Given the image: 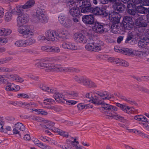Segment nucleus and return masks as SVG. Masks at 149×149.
Wrapping results in <instances>:
<instances>
[{"label":"nucleus","mask_w":149,"mask_h":149,"mask_svg":"<svg viewBox=\"0 0 149 149\" xmlns=\"http://www.w3.org/2000/svg\"><path fill=\"white\" fill-rule=\"evenodd\" d=\"M127 12L130 14L135 15V17H137L136 24L137 26L139 27H146L147 26V24L143 20H140L139 15L138 14H136V7L135 4H127Z\"/></svg>","instance_id":"f257e3e1"},{"label":"nucleus","mask_w":149,"mask_h":149,"mask_svg":"<svg viewBox=\"0 0 149 149\" xmlns=\"http://www.w3.org/2000/svg\"><path fill=\"white\" fill-rule=\"evenodd\" d=\"M33 21L36 23L45 24L49 20V17L45 12L41 9L38 10L34 16Z\"/></svg>","instance_id":"f03ea898"},{"label":"nucleus","mask_w":149,"mask_h":149,"mask_svg":"<svg viewBox=\"0 0 149 149\" xmlns=\"http://www.w3.org/2000/svg\"><path fill=\"white\" fill-rule=\"evenodd\" d=\"M68 2L69 6V13L73 17H78L81 14V12L78 6V3L73 0H68Z\"/></svg>","instance_id":"7ed1b4c3"},{"label":"nucleus","mask_w":149,"mask_h":149,"mask_svg":"<svg viewBox=\"0 0 149 149\" xmlns=\"http://www.w3.org/2000/svg\"><path fill=\"white\" fill-rule=\"evenodd\" d=\"M104 45L103 42L101 41H97L96 42L87 43L85 48L87 51L90 52H98L101 50V46Z\"/></svg>","instance_id":"20e7f679"},{"label":"nucleus","mask_w":149,"mask_h":149,"mask_svg":"<svg viewBox=\"0 0 149 149\" xmlns=\"http://www.w3.org/2000/svg\"><path fill=\"white\" fill-rule=\"evenodd\" d=\"M120 52L126 55H133L140 57H141L146 54V52H144L127 48H123L121 49Z\"/></svg>","instance_id":"39448f33"},{"label":"nucleus","mask_w":149,"mask_h":149,"mask_svg":"<svg viewBox=\"0 0 149 149\" xmlns=\"http://www.w3.org/2000/svg\"><path fill=\"white\" fill-rule=\"evenodd\" d=\"M78 3L79 7L81 8V12L85 13L87 12H91L92 10L91 5L89 1L88 0L86 1H82L81 2H76Z\"/></svg>","instance_id":"423d86ee"},{"label":"nucleus","mask_w":149,"mask_h":149,"mask_svg":"<svg viewBox=\"0 0 149 149\" xmlns=\"http://www.w3.org/2000/svg\"><path fill=\"white\" fill-rule=\"evenodd\" d=\"M19 26L18 31L20 34L27 37L32 36H34V33L29 26L25 25L24 26Z\"/></svg>","instance_id":"0eeeda50"},{"label":"nucleus","mask_w":149,"mask_h":149,"mask_svg":"<svg viewBox=\"0 0 149 149\" xmlns=\"http://www.w3.org/2000/svg\"><path fill=\"white\" fill-rule=\"evenodd\" d=\"M45 34L47 39L48 41L56 42L58 40L59 35L55 31L49 30L45 32Z\"/></svg>","instance_id":"6e6552de"},{"label":"nucleus","mask_w":149,"mask_h":149,"mask_svg":"<svg viewBox=\"0 0 149 149\" xmlns=\"http://www.w3.org/2000/svg\"><path fill=\"white\" fill-rule=\"evenodd\" d=\"M29 20V15L25 13H21L18 14L17 17V24L18 26H21L26 23Z\"/></svg>","instance_id":"1a4fd4ad"},{"label":"nucleus","mask_w":149,"mask_h":149,"mask_svg":"<svg viewBox=\"0 0 149 149\" xmlns=\"http://www.w3.org/2000/svg\"><path fill=\"white\" fill-rule=\"evenodd\" d=\"M121 17V16L119 14L114 11L110 13L109 15V19L113 24L119 23Z\"/></svg>","instance_id":"9d476101"},{"label":"nucleus","mask_w":149,"mask_h":149,"mask_svg":"<svg viewBox=\"0 0 149 149\" xmlns=\"http://www.w3.org/2000/svg\"><path fill=\"white\" fill-rule=\"evenodd\" d=\"M74 38L75 41L77 43H85L87 42V39L84 34L79 33H76Z\"/></svg>","instance_id":"9b49d317"},{"label":"nucleus","mask_w":149,"mask_h":149,"mask_svg":"<svg viewBox=\"0 0 149 149\" xmlns=\"http://www.w3.org/2000/svg\"><path fill=\"white\" fill-rule=\"evenodd\" d=\"M123 26L127 30H130L132 27L133 22L132 19L130 17L126 16L123 19Z\"/></svg>","instance_id":"f8f14e48"},{"label":"nucleus","mask_w":149,"mask_h":149,"mask_svg":"<svg viewBox=\"0 0 149 149\" xmlns=\"http://www.w3.org/2000/svg\"><path fill=\"white\" fill-rule=\"evenodd\" d=\"M91 9L92 11L91 12L93 13L95 15H100L103 17H106L108 15V13L105 10L102 9H100V8L96 7L95 8H92Z\"/></svg>","instance_id":"ddd939ff"},{"label":"nucleus","mask_w":149,"mask_h":149,"mask_svg":"<svg viewBox=\"0 0 149 149\" xmlns=\"http://www.w3.org/2000/svg\"><path fill=\"white\" fill-rule=\"evenodd\" d=\"M93 26V30L96 33H101L104 31L103 26L102 24L97 22H95Z\"/></svg>","instance_id":"4468645a"},{"label":"nucleus","mask_w":149,"mask_h":149,"mask_svg":"<svg viewBox=\"0 0 149 149\" xmlns=\"http://www.w3.org/2000/svg\"><path fill=\"white\" fill-rule=\"evenodd\" d=\"M83 22L86 24H92L94 22V19L93 15H86L82 18Z\"/></svg>","instance_id":"2eb2a0df"},{"label":"nucleus","mask_w":149,"mask_h":149,"mask_svg":"<svg viewBox=\"0 0 149 149\" xmlns=\"http://www.w3.org/2000/svg\"><path fill=\"white\" fill-rule=\"evenodd\" d=\"M62 47L65 49L75 50L77 49V46L73 43L69 42H64L62 45Z\"/></svg>","instance_id":"dca6fc26"},{"label":"nucleus","mask_w":149,"mask_h":149,"mask_svg":"<svg viewBox=\"0 0 149 149\" xmlns=\"http://www.w3.org/2000/svg\"><path fill=\"white\" fill-rule=\"evenodd\" d=\"M106 115L107 116L114 118L116 120H122L123 119V117L113 111H107L106 113Z\"/></svg>","instance_id":"f3484780"},{"label":"nucleus","mask_w":149,"mask_h":149,"mask_svg":"<svg viewBox=\"0 0 149 149\" xmlns=\"http://www.w3.org/2000/svg\"><path fill=\"white\" fill-rule=\"evenodd\" d=\"M116 106L120 108L121 110L130 114L132 113L133 108L129 106L124 105L119 103L116 104Z\"/></svg>","instance_id":"a211bd4d"},{"label":"nucleus","mask_w":149,"mask_h":149,"mask_svg":"<svg viewBox=\"0 0 149 149\" xmlns=\"http://www.w3.org/2000/svg\"><path fill=\"white\" fill-rule=\"evenodd\" d=\"M54 99L57 102L63 103L65 102L66 99L64 96L61 93H56L54 95Z\"/></svg>","instance_id":"6ab92c4d"},{"label":"nucleus","mask_w":149,"mask_h":149,"mask_svg":"<svg viewBox=\"0 0 149 149\" xmlns=\"http://www.w3.org/2000/svg\"><path fill=\"white\" fill-rule=\"evenodd\" d=\"M82 84L87 87H96L97 85L95 83L90 79L84 78Z\"/></svg>","instance_id":"aec40b11"},{"label":"nucleus","mask_w":149,"mask_h":149,"mask_svg":"<svg viewBox=\"0 0 149 149\" xmlns=\"http://www.w3.org/2000/svg\"><path fill=\"white\" fill-rule=\"evenodd\" d=\"M56 66L54 64L48 63L45 62L43 68L45 69V71L47 72L55 71Z\"/></svg>","instance_id":"412c9836"},{"label":"nucleus","mask_w":149,"mask_h":149,"mask_svg":"<svg viewBox=\"0 0 149 149\" xmlns=\"http://www.w3.org/2000/svg\"><path fill=\"white\" fill-rule=\"evenodd\" d=\"M118 1V0L117 1L114 3L113 5V8L114 10L117 11H122L124 10L125 8L124 7V5L123 4Z\"/></svg>","instance_id":"4be33fe9"},{"label":"nucleus","mask_w":149,"mask_h":149,"mask_svg":"<svg viewBox=\"0 0 149 149\" xmlns=\"http://www.w3.org/2000/svg\"><path fill=\"white\" fill-rule=\"evenodd\" d=\"M98 95L101 97L102 99L109 100L112 97V95L111 94L107 91H102L98 92Z\"/></svg>","instance_id":"5701e85b"},{"label":"nucleus","mask_w":149,"mask_h":149,"mask_svg":"<svg viewBox=\"0 0 149 149\" xmlns=\"http://www.w3.org/2000/svg\"><path fill=\"white\" fill-rule=\"evenodd\" d=\"M101 106L103 108L106 110H110L113 111H116L118 110V108L116 107L107 104L103 101L101 104Z\"/></svg>","instance_id":"b1692460"},{"label":"nucleus","mask_w":149,"mask_h":149,"mask_svg":"<svg viewBox=\"0 0 149 149\" xmlns=\"http://www.w3.org/2000/svg\"><path fill=\"white\" fill-rule=\"evenodd\" d=\"M149 43V38H147L146 37L143 40H140L138 42V46L139 47H145Z\"/></svg>","instance_id":"393cba45"},{"label":"nucleus","mask_w":149,"mask_h":149,"mask_svg":"<svg viewBox=\"0 0 149 149\" xmlns=\"http://www.w3.org/2000/svg\"><path fill=\"white\" fill-rule=\"evenodd\" d=\"M100 96L98 95V93H97L96 95H95L92 97L91 100L92 102L95 104H101L103 101L100 100Z\"/></svg>","instance_id":"a878e982"},{"label":"nucleus","mask_w":149,"mask_h":149,"mask_svg":"<svg viewBox=\"0 0 149 149\" xmlns=\"http://www.w3.org/2000/svg\"><path fill=\"white\" fill-rule=\"evenodd\" d=\"M59 38L62 37L66 39H68L69 34L68 31L64 29H61L59 32Z\"/></svg>","instance_id":"bb28decb"},{"label":"nucleus","mask_w":149,"mask_h":149,"mask_svg":"<svg viewBox=\"0 0 149 149\" xmlns=\"http://www.w3.org/2000/svg\"><path fill=\"white\" fill-rule=\"evenodd\" d=\"M25 47L34 44L36 42L35 39L30 38L27 39H24Z\"/></svg>","instance_id":"cd10ccee"},{"label":"nucleus","mask_w":149,"mask_h":149,"mask_svg":"<svg viewBox=\"0 0 149 149\" xmlns=\"http://www.w3.org/2000/svg\"><path fill=\"white\" fill-rule=\"evenodd\" d=\"M35 3V1L33 0H30L28 1L22 7L23 9L29 8L32 7Z\"/></svg>","instance_id":"c85d7f7f"},{"label":"nucleus","mask_w":149,"mask_h":149,"mask_svg":"<svg viewBox=\"0 0 149 149\" xmlns=\"http://www.w3.org/2000/svg\"><path fill=\"white\" fill-rule=\"evenodd\" d=\"M136 11L139 13L145 14L148 12V10L147 8L142 6H139L136 8Z\"/></svg>","instance_id":"c756f323"},{"label":"nucleus","mask_w":149,"mask_h":149,"mask_svg":"<svg viewBox=\"0 0 149 149\" xmlns=\"http://www.w3.org/2000/svg\"><path fill=\"white\" fill-rule=\"evenodd\" d=\"M115 95L122 100H125L130 104H133L134 103L131 100L123 96L119 93H116L115 94Z\"/></svg>","instance_id":"7c9ffc66"},{"label":"nucleus","mask_w":149,"mask_h":149,"mask_svg":"<svg viewBox=\"0 0 149 149\" xmlns=\"http://www.w3.org/2000/svg\"><path fill=\"white\" fill-rule=\"evenodd\" d=\"M40 87L42 90L48 93H53L54 92V90L52 88H49L43 85H41Z\"/></svg>","instance_id":"2f4dec72"},{"label":"nucleus","mask_w":149,"mask_h":149,"mask_svg":"<svg viewBox=\"0 0 149 149\" xmlns=\"http://www.w3.org/2000/svg\"><path fill=\"white\" fill-rule=\"evenodd\" d=\"M14 45L17 47H25L24 39L18 40L15 42Z\"/></svg>","instance_id":"473e14b6"},{"label":"nucleus","mask_w":149,"mask_h":149,"mask_svg":"<svg viewBox=\"0 0 149 149\" xmlns=\"http://www.w3.org/2000/svg\"><path fill=\"white\" fill-rule=\"evenodd\" d=\"M69 67H61L60 65L56 66L55 71L61 72H69Z\"/></svg>","instance_id":"72a5a7b5"},{"label":"nucleus","mask_w":149,"mask_h":149,"mask_svg":"<svg viewBox=\"0 0 149 149\" xmlns=\"http://www.w3.org/2000/svg\"><path fill=\"white\" fill-rule=\"evenodd\" d=\"M132 132L139 135L144 136V137L149 139V135L145 134L141 132L140 131L136 129H134L132 130Z\"/></svg>","instance_id":"f704fd0d"},{"label":"nucleus","mask_w":149,"mask_h":149,"mask_svg":"<svg viewBox=\"0 0 149 149\" xmlns=\"http://www.w3.org/2000/svg\"><path fill=\"white\" fill-rule=\"evenodd\" d=\"M15 127L20 131H24L25 130V127L22 123H17L15 125Z\"/></svg>","instance_id":"c9c22d12"},{"label":"nucleus","mask_w":149,"mask_h":149,"mask_svg":"<svg viewBox=\"0 0 149 149\" xmlns=\"http://www.w3.org/2000/svg\"><path fill=\"white\" fill-rule=\"evenodd\" d=\"M74 80L78 83L82 84L84 78L81 76L75 75L73 77Z\"/></svg>","instance_id":"e433bc0d"},{"label":"nucleus","mask_w":149,"mask_h":149,"mask_svg":"<svg viewBox=\"0 0 149 149\" xmlns=\"http://www.w3.org/2000/svg\"><path fill=\"white\" fill-rule=\"evenodd\" d=\"M56 132L61 136H62L65 137H68V133L67 132L63 131L58 129H56Z\"/></svg>","instance_id":"4c0bfd02"},{"label":"nucleus","mask_w":149,"mask_h":149,"mask_svg":"<svg viewBox=\"0 0 149 149\" xmlns=\"http://www.w3.org/2000/svg\"><path fill=\"white\" fill-rule=\"evenodd\" d=\"M12 58L10 57H8L0 59V63L1 65L11 61L12 59Z\"/></svg>","instance_id":"58836bf2"},{"label":"nucleus","mask_w":149,"mask_h":149,"mask_svg":"<svg viewBox=\"0 0 149 149\" xmlns=\"http://www.w3.org/2000/svg\"><path fill=\"white\" fill-rule=\"evenodd\" d=\"M118 26L117 24H113L111 27V31L113 33H116L119 30L118 28Z\"/></svg>","instance_id":"ea45409f"},{"label":"nucleus","mask_w":149,"mask_h":149,"mask_svg":"<svg viewBox=\"0 0 149 149\" xmlns=\"http://www.w3.org/2000/svg\"><path fill=\"white\" fill-rule=\"evenodd\" d=\"M14 84L13 83H7L6 87V90L7 91H13Z\"/></svg>","instance_id":"a19ab883"},{"label":"nucleus","mask_w":149,"mask_h":149,"mask_svg":"<svg viewBox=\"0 0 149 149\" xmlns=\"http://www.w3.org/2000/svg\"><path fill=\"white\" fill-rule=\"evenodd\" d=\"M62 25L65 27L69 28L71 25V21L70 19L67 18L65 21L64 23L62 24Z\"/></svg>","instance_id":"79ce46f5"},{"label":"nucleus","mask_w":149,"mask_h":149,"mask_svg":"<svg viewBox=\"0 0 149 149\" xmlns=\"http://www.w3.org/2000/svg\"><path fill=\"white\" fill-rule=\"evenodd\" d=\"M54 103L55 101L54 100L51 98H47L44 100V103L46 104H53Z\"/></svg>","instance_id":"37998d69"},{"label":"nucleus","mask_w":149,"mask_h":149,"mask_svg":"<svg viewBox=\"0 0 149 149\" xmlns=\"http://www.w3.org/2000/svg\"><path fill=\"white\" fill-rule=\"evenodd\" d=\"M60 49L58 47L56 46L50 47V52L58 53L60 52Z\"/></svg>","instance_id":"c03bdc74"},{"label":"nucleus","mask_w":149,"mask_h":149,"mask_svg":"<svg viewBox=\"0 0 149 149\" xmlns=\"http://www.w3.org/2000/svg\"><path fill=\"white\" fill-rule=\"evenodd\" d=\"M12 13L11 12H7L5 14V19L7 22L10 21L12 18Z\"/></svg>","instance_id":"a18cd8bd"},{"label":"nucleus","mask_w":149,"mask_h":149,"mask_svg":"<svg viewBox=\"0 0 149 149\" xmlns=\"http://www.w3.org/2000/svg\"><path fill=\"white\" fill-rule=\"evenodd\" d=\"M67 18L65 16L63 15H60L58 17V20L59 22L61 24L64 23L65 21V20Z\"/></svg>","instance_id":"49530a36"},{"label":"nucleus","mask_w":149,"mask_h":149,"mask_svg":"<svg viewBox=\"0 0 149 149\" xmlns=\"http://www.w3.org/2000/svg\"><path fill=\"white\" fill-rule=\"evenodd\" d=\"M22 107H24L27 108L32 106H34V107H36V104L33 102H30L29 103L23 102Z\"/></svg>","instance_id":"de8ad7c7"},{"label":"nucleus","mask_w":149,"mask_h":149,"mask_svg":"<svg viewBox=\"0 0 149 149\" xmlns=\"http://www.w3.org/2000/svg\"><path fill=\"white\" fill-rule=\"evenodd\" d=\"M41 148L44 149H52L51 147L46 144H44L42 143H40L39 144L38 146Z\"/></svg>","instance_id":"09e8293b"},{"label":"nucleus","mask_w":149,"mask_h":149,"mask_svg":"<svg viewBox=\"0 0 149 149\" xmlns=\"http://www.w3.org/2000/svg\"><path fill=\"white\" fill-rule=\"evenodd\" d=\"M14 70V69L13 68H8L2 67V72H13Z\"/></svg>","instance_id":"8fccbe9b"},{"label":"nucleus","mask_w":149,"mask_h":149,"mask_svg":"<svg viewBox=\"0 0 149 149\" xmlns=\"http://www.w3.org/2000/svg\"><path fill=\"white\" fill-rule=\"evenodd\" d=\"M16 77L15 80L17 82L22 83L24 81V80L23 79L20 77H19L18 75L16 74Z\"/></svg>","instance_id":"3c124183"},{"label":"nucleus","mask_w":149,"mask_h":149,"mask_svg":"<svg viewBox=\"0 0 149 149\" xmlns=\"http://www.w3.org/2000/svg\"><path fill=\"white\" fill-rule=\"evenodd\" d=\"M40 139L45 142H49L51 140V139L46 136H41L40 137Z\"/></svg>","instance_id":"603ef678"},{"label":"nucleus","mask_w":149,"mask_h":149,"mask_svg":"<svg viewBox=\"0 0 149 149\" xmlns=\"http://www.w3.org/2000/svg\"><path fill=\"white\" fill-rule=\"evenodd\" d=\"M45 62H44L43 61H42L40 62H37L35 64V65L36 67L40 66L42 68H43L45 65Z\"/></svg>","instance_id":"864d4df0"},{"label":"nucleus","mask_w":149,"mask_h":149,"mask_svg":"<svg viewBox=\"0 0 149 149\" xmlns=\"http://www.w3.org/2000/svg\"><path fill=\"white\" fill-rule=\"evenodd\" d=\"M68 94L70 97H76L78 96V93L76 91L69 92Z\"/></svg>","instance_id":"5fc2aeb1"},{"label":"nucleus","mask_w":149,"mask_h":149,"mask_svg":"<svg viewBox=\"0 0 149 149\" xmlns=\"http://www.w3.org/2000/svg\"><path fill=\"white\" fill-rule=\"evenodd\" d=\"M17 95L18 97H21L24 98H29L28 95L25 93H19Z\"/></svg>","instance_id":"6e6d98bb"},{"label":"nucleus","mask_w":149,"mask_h":149,"mask_svg":"<svg viewBox=\"0 0 149 149\" xmlns=\"http://www.w3.org/2000/svg\"><path fill=\"white\" fill-rule=\"evenodd\" d=\"M120 66H122L124 67H127L129 66V64L125 60L122 59Z\"/></svg>","instance_id":"4d7b16f0"},{"label":"nucleus","mask_w":149,"mask_h":149,"mask_svg":"<svg viewBox=\"0 0 149 149\" xmlns=\"http://www.w3.org/2000/svg\"><path fill=\"white\" fill-rule=\"evenodd\" d=\"M69 72H79L80 70L77 68H73L72 67H69Z\"/></svg>","instance_id":"13d9d810"},{"label":"nucleus","mask_w":149,"mask_h":149,"mask_svg":"<svg viewBox=\"0 0 149 149\" xmlns=\"http://www.w3.org/2000/svg\"><path fill=\"white\" fill-rule=\"evenodd\" d=\"M4 36H7L10 35L11 33V31L10 29L4 28Z\"/></svg>","instance_id":"bf43d9fd"},{"label":"nucleus","mask_w":149,"mask_h":149,"mask_svg":"<svg viewBox=\"0 0 149 149\" xmlns=\"http://www.w3.org/2000/svg\"><path fill=\"white\" fill-rule=\"evenodd\" d=\"M50 47L46 46H43L41 47V49L43 51L46 52H50Z\"/></svg>","instance_id":"052dcab7"},{"label":"nucleus","mask_w":149,"mask_h":149,"mask_svg":"<svg viewBox=\"0 0 149 149\" xmlns=\"http://www.w3.org/2000/svg\"><path fill=\"white\" fill-rule=\"evenodd\" d=\"M77 106L78 109L79 110H81L85 107V106L82 103L79 104Z\"/></svg>","instance_id":"680f3d73"},{"label":"nucleus","mask_w":149,"mask_h":149,"mask_svg":"<svg viewBox=\"0 0 149 149\" xmlns=\"http://www.w3.org/2000/svg\"><path fill=\"white\" fill-rule=\"evenodd\" d=\"M65 101H66V102H68V103H69L70 104L72 105L75 104L78 102L77 101L72 100H68L66 99Z\"/></svg>","instance_id":"e2e57ef3"},{"label":"nucleus","mask_w":149,"mask_h":149,"mask_svg":"<svg viewBox=\"0 0 149 149\" xmlns=\"http://www.w3.org/2000/svg\"><path fill=\"white\" fill-rule=\"evenodd\" d=\"M7 40L6 39L0 37V45H2L3 44L7 43Z\"/></svg>","instance_id":"0e129e2a"},{"label":"nucleus","mask_w":149,"mask_h":149,"mask_svg":"<svg viewBox=\"0 0 149 149\" xmlns=\"http://www.w3.org/2000/svg\"><path fill=\"white\" fill-rule=\"evenodd\" d=\"M121 60L122 59L115 58L114 63L117 64L118 65L120 66Z\"/></svg>","instance_id":"69168bd1"},{"label":"nucleus","mask_w":149,"mask_h":149,"mask_svg":"<svg viewBox=\"0 0 149 149\" xmlns=\"http://www.w3.org/2000/svg\"><path fill=\"white\" fill-rule=\"evenodd\" d=\"M139 90L149 94V90L143 87L140 86Z\"/></svg>","instance_id":"338daca9"},{"label":"nucleus","mask_w":149,"mask_h":149,"mask_svg":"<svg viewBox=\"0 0 149 149\" xmlns=\"http://www.w3.org/2000/svg\"><path fill=\"white\" fill-rule=\"evenodd\" d=\"M133 36L132 35H129L125 41V42L126 43H128L130 40L133 38Z\"/></svg>","instance_id":"774afa93"}]
</instances>
